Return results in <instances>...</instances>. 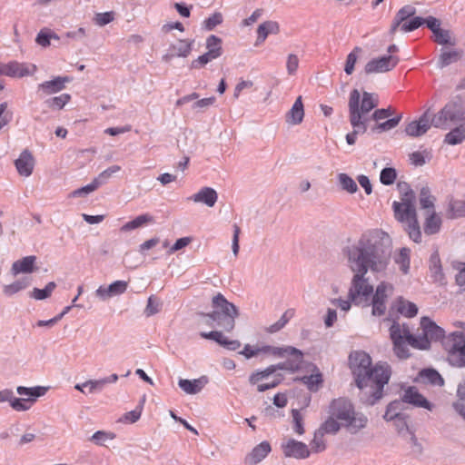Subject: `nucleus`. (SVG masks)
I'll return each instance as SVG.
<instances>
[{"label": "nucleus", "instance_id": "obj_1", "mask_svg": "<svg viewBox=\"0 0 465 465\" xmlns=\"http://www.w3.org/2000/svg\"><path fill=\"white\" fill-rule=\"evenodd\" d=\"M392 252L391 240L386 232L369 231L353 243L346 246L343 253L353 272L348 297L355 305L369 304L373 287L366 274L369 271L381 273L387 270Z\"/></svg>", "mask_w": 465, "mask_h": 465}, {"label": "nucleus", "instance_id": "obj_2", "mask_svg": "<svg viewBox=\"0 0 465 465\" xmlns=\"http://www.w3.org/2000/svg\"><path fill=\"white\" fill-rule=\"evenodd\" d=\"M349 360L357 387L373 388L367 401L370 405H374L382 398L384 385L388 383L391 375V366L387 362L380 361L371 367V358L364 351L351 353Z\"/></svg>", "mask_w": 465, "mask_h": 465}, {"label": "nucleus", "instance_id": "obj_3", "mask_svg": "<svg viewBox=\"0 0 465 465\" xmlns=\"http://www.w3.org/2000/svg\"><path fill=\"white\" fill-rule=\"evenodd\" d=\"M379 104L377 94L369 92H363L361 96L357 89H353L350 93L348 108L349 121L352 127V131L346 135V142L350 145H353L359 134L366 133L369 123L368 114L376 108Z\"/></svg>", "mask_w": 465, "mask_h": 465}, {"label": "nucleus", "instance_id": "obj_4", "mask_svg": "<svg viewBox=\"0 0 465 465\" xmlns=\"http://www.w3.org/2000/svg\"><path fill=\"white\" fill-rule=\"evenodd\" d=\"M212 307V312L203 314V322L211 327L222 328L228 332L232 331L235 327V319L239 316L238 308L221 292L213 297Z\"/></svg>", "mask_w": 465, "mask_h": 465}, {"label": "nucleus", "instance_id": "obj_5", "mask_svg": "<svg viewBox=\"0 0 465 465\" xmlns=\"http://www.w3.org/2000/svg\"><path fill=\"white\" fill-rule=\"evenodd\" d=\"M414 199L413 191L408 188L401 198V203L393 202L392 208L395 218L405 223V231L409 237L413 242H420L421 241V232L417 219Z\"/></svg>", "mask_w": 465, "mask_h": 465}, {"label": "nucleus", "instance_id": "obj_6", "mask_svg": "<svg viewBox=\"0 0 465 465\" xmlns=\"http://www.w3.org/2000/svg\"><path fill=\"white\" fill-rule=\"evenodd\" d=\"M329 414L341 421L351 433H356L366 427L368 418L359 412H355L350 401L344 398L333 400L329 406Z\"/></svg>", "mask_w": 465, "mask_h": 465}, {"label": "nucleus", "instance_id": "obj_7", "mask_svg": "<svg viewBox=\"0 0 465 465\" xmlns=\"http://www.w3.org/2000/svg\"><path fill=\"white\" fill-rule=\"evenodd\" d=\"M458 329L451 331L444 340L443 345L448 352L447 360L453 367H465V322H455Z\"/></svg>", "mask_w": 465, "mask_h": 465}, {"label": "nucleus", "instance_id": "obj_8", "mask_svg": "<svg viewBox=\"0 0 465 465\" xmlns=\"http://www.w3.org/2000/svg\"><path fill=\"white\" fill-rule=\"evenodd\" d=\"M465 122V104L460 95L454 96L432 116L435 128L448 130L451 125Z\"/></svg>", "mask_w": 465, "mask_h": 465}, {"label": "nucleus", "instance_id": "obj_9", "mask_svg": "<svg viewBox=\"0 0 465 465\" xmlns=\"http://www.w3.org/2000/svg\"><path fill=\"white\" fill-rule=\"evenodd\" d=\"M421 333L416 336V349L427 350L430 347L431 341H440L447 337L445 331L438 326L429 317H422L420 320Z\"/></svg>", "mask_w": 465, "mask_h": 465}, {"label": "nucleus", "instance_id": "obj_10", "mask_svg": "<svg viewBox=\"0 0 465 465\" xmlns=\"http://www.w3.org/2000/svg\"><path fill=\"white\" fill-rule=\"evenodd\" d=\"M393 292L392 284L381 282L376 287L375 292L372 293L371 299V313L373 316H381L386 312V301Z\"/></svg>", "mask_w": 465, "mask_h": 465}, {"label": "nucleus", "instance_id": "obj_11", "mask_svg": "<svg viewBox=\"0 0 465 465\" xmlns=\"http://www.w3.org/2000/svg\"><path fill=\"white\" fill-rule=\"evenodd\" d=\"M399 63L398 56L384 55L369 61L364 68L367 74L385 73L392 70Z\"/></svg>", "mask_w": 465, "mask_h": 465}, {"label": "nucleus", "instance_id": "obj_12", "mask_svg": "<svg viewBox=\"0 0 465 465\" xmlns=\"http://www.w3.org/2000/svg\"><path fill=\"white\" fill-rule=\"evenodd\" d=\"M281 448L284 456L287 458L303 460L307 459L311 454V450L305 443L294 439H288L282 441Z\"/></svg>", "mask_w": 465, "mask_h": 465}, {"label": "nucleus", "instance_id": "obj_13", "mask_svg": "<svg viewBox=\"0 0 465 465\" xmlns=\"http://www.w3.org/2000/svg\"><path fill=\"white\" fill-rule=\"evenodd\" d=\"M35 71V65L18 63L16 61L9 62L7 64H0V74L10 77L21 78L33 74Z\"/></svg>", "mask_w": 465, "mask_h": 465}, {"label": "nucleus", "instance_id": "obj_14", "mask_svg": "<svg viewBox=\"0 0 465 465\" xmlns=\"http://www.w3.org/2000/svg\"><path fill=\"white\" fill-rule=\"evenodd\" d=\"M433 126L432 117L430 118V110L424 114L417 121H412L407 124L405 132L407 135L411 137H419L427 133Z\"/></svg>", "mask_w": 465, "mask_h": 465}, {"label": "nucleus", "instance_id": "obj_15", "mask_svg": "<svg viewBox=\"0 0 465 465\" xmlns=\"http://www.w3.org/2000/svg\"><path fill=\"white\" fill-rule=\"evenodd\" d=\"M390 337L392 342L409 339V344L416 349V336L411 334L407 324L393 322L390 328Z\"/></svg>", "mask_w": 465, "mask_h": 465}, {"label": "nucleus", "instance_id": "obj_16", "mask_svg": "<svg viewBox=\"0 0 465 465\" xmlns=\"http://www.w3.org/2000/svg\"><path fill=\"white\" fill-rule=\"evenodd\" d=\"M48 388L44 386L35 387H25L18 386L16 391L20 396H25L26 398H19L24 401L25 405L27 407V411L31 408L32 404L36 401V399L44 396L47 392Z\"/></svg>", "mask_w": 465, "mask_h": 465}, {"label": "nucleus", "instance_id": "obj_17", "mask_svg": "<svg viewBox=\"0 0 465 465\" xmlns=\"http://www.w3.org/2000/svg\"><path fill=\"white\" fill-rule=\"evenodd\" d=\"M401 399L402 402L424 408L428 411H432L434 408V405L423 397L415 387H409L405 390Z\"/></svg>", "mask_w": 465, "mask_h": 465}, {"label": "nucleus", "instance_id": "obj_18", "mask_svg": "<svg viewBox=\"0 0 465 465\" xmlns=\"http://www.w3.org/2000/svg\"><path fill=\"white\" fill-rule=\"evenodd\" d=\"M70 82L67 76H57L50 81H45L38 84L37 94L42 95H50L56 94L65 88V84Z\"/></svg>", "mask_w": 465, "mask_h": 465}, {"label": "nucleus", "instance_id": "obj_19", "mask_svg": "<svg viewBox=\"0 0 465 465\" xmlns=\"http://www.w3.org/2000/svg\"><path fill=\"white\" fill-rule=\"evenodd\" d=\"M15 165L21 176H30L35 166V159L31 152L27 149L24 150L20 153L19 157L15 161Z\"/></svg>", "mask_w": 465, "mask_h": 465}, {"label": "nucleus", "instance_id": "obj_20", "mask_svg": "<svg viewBox=\"0 0 465 465\" xmlns=\"http://www.w3.org/2000/svg\"><path fill=\"white\" fill-rule=\"evenodd\" d=\"M208 383V378L206 376H202L198 379L187 380V379H179L178 386L181 390H183L186 394L194 395L202 391V390Z\"/></svg>", "mask_w": 465, "mask_h": 465}, {"label": "nucleus", "instance_id": "obj_21", "mask_svg": "<svg viewBox=\"0 0 465 465\" xmlns=\"http://www.w3.org/2000/svg\"><path fill=\"white\" fill-rule=\"evenodd\" d=\"M271 450L270 443L266 440L262 441L245 457V463L248 465H256L265 459Z\"/></svg>", "mask_w": 465, "mask_h": 465}, {"label": "nucleus", "instance_id": "obj_22", "mask_svg": "<svg viewBox=\"0 0 465 465\" xmlns=\"http://www.w3.org/2000/svg\"><path fill=\"white\" fill-rule=\"evenodd\" d=\"M462 57V51L454 48H441L437 60L438 68H444L457 63Z\"/></svg>", "mask_w": 465, "mask_h": 465}, {"label": "nucleus", "instance_id": "obj_23", "mask_svg": "<svg viewBox=\"0 0 465 465\" xmlns=\"http://www.w3.org/2000/svg\"><path fill=\"white\" fill-rule=\"evenodd\" d=\"M284 355H288L291 358L285 361L286 371L295 372L302 367L303 353L302 351L292 347L285 346Z\"/></svg>", "mask_w": 465, "mask_h": 465}, {"label": "nucleus", "instance_id": "obj_24", "mask_svg": "<svg viewBox=\"0 0 465 465\" xmlns=\"http://www.w3.org/2000/svg\"><path fill=\"white\" fill-rule=\"evenodd\" d=\"M218 194L216 191L211 187H203L196 193L193 194L188 200L193 201L194 203H202L206 204L208 207H213L216 203Z\"/></svg>", "mask_w": 465, "mask_h": 465}, {"label": "nucleus", "instance_id": "obj_25", "mask_svg": "<svg viewBox=\"0 0 465 465\" xmlns=\"http://www.w3.org/2000/svg\"><path fill=\"white\" fill-rule=\"evenodd\" d=\"M36 257L35 255L25 256L20 260L15 261L11 267L13 275L20 273H31L35 271Z\"/></svg>", "mask_w": 465, "mask_h": 465}, {"label": "nucleus", "instance_id": "obj_26", "mask_svg": "<svg viewBox=\"0 0 465 465\" xmlns=\"http://www.w3.org/2000/svg\"><path fill=\"white\" fill-rule=\"evenodd\" d=\"M416 14V8L412 5H407L401 7L395 15L391 26V33L395 34L397 29L401 26L403 23L408 21L411 17H412Z\"/></svg>", "mask_w": 465, "mask_h": 465}, {"label": "nucleus", "instance_id": "obj_27", "mask_svg": "<svg viewBox=\"0 0 465 465\" xmlns=\"http://www.w3.org/2000/svg\"><path fill=\"white\" fill-rule=\"evenodd\" d=\"M304 117V108L302 96L297 97L292 108L286 114V122L292 125L300 124Z\"/></svg>", "mask_w": 465, "mask_h": 465}, {"label": "nucleus", "instance_id": "obj_28", "mask_svg": "<svg viewBox=\"0 0 465 465\" xmlns=\"http://www.w3.org/2000/svg\"><path fill=\"white\" fill-rule=\"evenodd\" d=\"M430 277L434 282L443 283L445 277L442 271L441 262L438 251L431 253L429 261Z\"/></svg>", "mask_w": 465, "mask_h": 465}, {"label": "nucleus", "instance_id": "obj_29", "mask_svg": "<svg viewBox=\"0 0 465 465\" xmlns=\"http://www.w3.org/2000/svg\"><path fill=\"white\" fill-rule=\"evenodd\" d=\"M402 401H391L386 409L385 414L383 418L387 421L391 420H401L402 424L406 426V420L404 415L401 412Z\"/></svg>", "mask_w": 465, "mask_h": 465}, {"label": "nucleus", "instance_id": "obj_30", "mask_svg": "<svg viewBox=\"0 0 465 465\" xmlns=\"http://www.w3.org/2000/svg\"><path fill=\"white\" fill-rule=\"evenodd\" d=\"M0 402H9L10 406L16 411H27L24 401L15 397L14 392L8 389L0 391Z\"/></svg>", "mask_w": 465, "mask_h": 465}, {"label": "nucleus", "instance_id": "obj_31", "mask_svg": "<svg viewBox=\"0 0 465 465\" xmlns=\"http://www.w3.org/2000/svg\"><path fill=\"white\" fill-rule=\"evenodd\" d=\"M280 31L279 24L275 21H266L257 28V42L262 43L270 34L276 35Z\"/></svg>", "mask_w": 465, "mask_h": 465}, {"label": "nucleus", "instance_id": "obj_32", "mask_svg": "<svg viewBox=\"0 0 465 465\" xmlns=\"http://www.w3.org/2000/svg\"><path fill=\"white\" fill-rule=\"evenodd\" d=\"M154 218L153 215L149 213H143L141 215H138L134 220L127 222L121 227V232H129L140 227H143L148 223H153Z\"/></svg>", "mask_w": 465, "mask_h": 465}, {"label": "nucleus", "instance_id": "obj_33", "mask_svg": "<svg viewBox=\"0 0 465 465\" xmlns=\"http://www.w3.org/2000/svg\"><path fill=\"white\" fill-rule=\"evenodd\" d=\"M440 226L441 218L434 211L430 212L424 223V232L428 235L435 234L439 232Z\"/></svg>", "mask_w": 465, "mask_h": 465}, {"label": "nucleus", "instance_id": "obj_34", "mask_svg": "<svg viewBox=\"0 0 465 465\" xmlns=\"http://www.w3.org/2000/svg\"><path fill=\"white\" fill-rule=\"evenodd\" d=\"M465 141V125L460 124L445 134L444 143L450 145L460 144Z\"/></svg>", "mask_w": 465, "mask_h": 465}, {"label": "nucleus", "instance_id": "obj_35", "mask_svg": "<svg viewBox=\"0 0 465 465\" xmlns=\"http://www.w3.org/2000/svg\"><path fill=\"white\" fill-rule=\"evenodd\" d=\"M302 381L311 391H317L323 382L322 374L316 366L313 367V372L311 375L303 376Z\"/></svg>", "mask_w": 465, "mask_h": 465}, {"label": "nucleus", "instance_id": "obj_36", "mask_svg": "<svg viewBox=\"0 0 465 465\" xmlns=\"http://www.w3.org/2000/svg\"><path fill=\"white\" fill-rule=\"evenodd\" d=\"M433 40L440 45L454 46L456 45V39L452 35V33L441 27L433 35Z\"/></svg>", "mask_w": 465, "mask_h": 465}, {"label": "nucleus", "instance_id": "obj_37", "mask_svg": "<svg viewBox=\"0 0 465 465\" xmlns=\"http://www.w3.org/2000/svg\"><path fill=\"white\" fill-rule=\"evenodd\" d=\"M410 254H411V250L407 247H403V248L400 249L399 253L394 258L395 262L400 266V270L404 274H407L410 270V262H411Z\"/></svg>", "mask_w": 465, "mask_h": 465}, {"label": "nucleus", "instance_id": "obj_38", "mask_svg": "<svg viewBox=\"0 0 465 465\" xmlns=\"http://www.w3.org/2000/svg\"><path fill=\"white\" fill-rule=\"evenodd\" d=\"M31 282L28 278H23L17 280L10 284L5 285L3 292L6 296H13L22 290L26 289L30 285Z\"/></svg>", "mask_w": 465, "mask_h": 465}, {"label": "nucleus", "instance_id": "obj_39", "mask_svg": "<svg viewBox=\"0 0 465 465\" xmlns=\"http://www.w3.org/2000/svg\"><path fill=\"white\" fill-rule=\"evenodd\" d=\"M70 100L71 95L69 94H62L58 96L46 99L44 104L53 110H61L70 102Z\"/></svg>", "mask_w": 465, "mask_h": 465}, {"label": "nucleus", "instance_id": "obj_40", "mask_svg": "<svg viewBox=\"0 0 465 465\" xmlns=\"http://www.w3.org/2000/svg\"><path fill=\"white\" fill-rule=\"evenodd\" d=\"M419 201L422 209H427L429 212L434 211L435 197L431 195L429 187H422L420 189Z\"/></svg>", "mask_w": 465, "mask_h": 465}, {"label": "nucleus", "instance_id": "obj_41", "mask_svg": "<svg viewBox=\"0 0 465 465\" xmlns=\"http://www.w3.org/2000/svg\"><path fill=\"white\" fill-rule=\"evenodd\" d=\"M339 184L343 191L349 193H355L358 191L356 182L347 173H341L337 176Z\"/></svg>", "mask_w": 465, "mask_h": 465}, {"label": "nucleus", "instance_id": "obj_42", "mask_svg": "<svg viewBox=\"0 0 465 465\" xmlns=\"http://www.w3.org/2000/svg\"><path fill=\"white\" fill-rule=\"evenodd\" d=\"M397 303L398 312L406 317H413L418 313V308L413 302L400 298Z\"/></svg>", "mask_w": 465, "mask_h": 465}, {"label": "nucleus", "instance_id": "obj_43", "mask_svg": "<svg viewBox=\"0 0 465 465\" xmlns=\"http://www.w3.org/2000/svg\"><path fill=\"white\" fill-rule=\"evenodd\" d=\"M207 53L214 52L213 54L216 59L223 54L222 39L214 35H211L206 39Z\"/></svg>", "mask_w": 465, "mask_h": 465}, {"label": "nucleus", "instance_id": "obj_44", "mask_svg": "<svg viewBox=\"0 0 465 465\" xmlns=\"http://www.w3.org/2000/svg\"><path fill=\"white\" fill-rule=\"evenodd\" d=\"M56 287L54 282H48L44 289L34 288L30 292V297L41 301L51 296L52 292Z\"/></svg>", "mask_w": 465, "mask_h": 465}, {"label": "nucleus", "instance_id": "obj_45", "mask_svg": "<svg viewBox=\"0 0 465 465\" xmlns=\"http://www.w3.org/2000/svg\"><path fill=\"white\" fill-rule=\"evenodd\" d=\"M144 401H145V396H143V399L140 401L138 406L134 410L126 412L120 419V421H123L124 423H130V424L136 422L141 417Z\"/></svg>", "mask_w": 465, "mask_h": 465}, {"label": "nucleus", "instance_id": "obj_46", "mask_svg": "<svg viewBox=\"0 0 465 465\" xmlns=\"http://www.w3.org/2000/svg\"><path fill=\"white\" fill-rule=\"evenodd\" d=\"M420 377L427 382L435 385V386H442L444 381L440 374L432 369H426L421 371Z\"/></svg>", "mask_w": 465, "mask_h": 465}, {"label": "nucleus", "instance_id": "obj_47", "mask_svg": "<svg viewBox=\"0 0 465 465\" xmlns=\"http://www.w3.org/2000/svg\"><path fill=\"white\" fill-rule=\"evenodd\" d=\"M121 170V166L119 165H112L100 173L97 177L94 179V183L98 187L105 184L109 179L116 173Z\"/></svg>", "mask_w": 465, "mask_h": 465}, {"label": "nucleus", "instance_id": "obj_48", "mask_svg": "<svg viewBox=\"0 0 465 465\" xmlns=\"http://www.w3.org/2000/svg\"><path fill=\"white\" fill-rule=\"evenodd\" d=\"M341 423L337 421L331 415L320 426L318 429L321 432L325 434H336L341 428Z\"/></svg>", "mask_w": 465, "mask_h": 465}, {"label": "nucleus", "instance_id": "obj_49", "mask_svg": "<svg viewBox=\"0 0 465 465\" xmlns=\"http://www.w3.org/2000/svg\"><path fill=\"white\" fill-rule=\"evenodd\" d=\"M293 316V312L291 310L286 311L281 318L273 324L266 328V331L269 333H275L281 331Z\"/></svg>", "mask_w": 465, "mask_h": 465}, {"label": "nucleus", "instance_id": "obj_50", "mask_svg": "<svg viewBox=\"0 0 465 465\" xmlns=\"http://www.w3.org/2000/svg\"><path fill=\"white\" fill-rule=\"evenodd\" d=\"M401 120V115H397L385 122L379 123L371 128L373 133H381L395 128Z\"/></svg>", "mask_w": 465, "mask_h": 465}, {"label": "nucleus", "instance_id": "obj_51", "mask_svg": "<svg viewBox=\"0 0 465 465\" xmlns=\"http://www.w3.org/2000/svg\"><path fill=\"white\" fill-rule=\"evenodd\" d=\"M449 212L451 218L465 217V201L452 200L449 204Z\"/></svg>", "mask_w": 465, "mask_h": 465}, {"label": "nucleus", "instance_id": "obj_52", "mask_svg": "<svg viewBox=\"0 0 465 465\" xmlns=\"http://www.w3.org/2000/svg\"><path fill=\"white\" fill-rule=\"evenodd\" d=\"M59 36L51 32L50 30L48 29H42L38 34H37V36L35 38V42L43 46V47H47L50 45V41L51 39H55V40H59Z\"/></svg>", "mask_w": 465, "mask_h": 465}, {"label": "nucleus", "instance_id": "obj_53", "mask_svg": "<svg viewBox=\"0 0 465 465\" xmlns=\"http://www.w3.org/2000/svg\"><path fill=\"white\" fill-rule=\"evenodd\" d=\"M193 41L180 40L177 45L172 46L173 51L177 56L186 57L192 51Z\"/></svg>", "mask_w": 465, "mask_h": 465}, {"label": "nucleus", "instance_id": "obj_54", "mask_svg": "<svg viewBox=\"0 0 465 465\" xmlns=\"http://www.w3.org/2000/svg\"><path fill=\"white\" fill-rule=\"evenodd\" d=\"M397 178V172L395 168L385 167L381 171L380 181L383 185H391Z\"/></svg>", "mask_w": 465, "mask_h": 465}, {"label": "nucleus", "instance_id": "obj_55", "mask_svg": "<svg viewBox=\"0 0 465 465\" xmlns=\"http://www.w3.org/2000/svg\"><path fill=\"white\" fill-rule=\"evenodd\" d=\"M311 446L312 451L316 453L322 452L326 449L324 434L319 430L314 432V437L311 442Z\"/></svg>", "mask_w": 465, "mask_h": 465}, {"label": "nucleus", "instance_id": "obj_56", "mask_svg": "<svg viewBox=\"0 0 465 465\" xmlns=\"http://www.w3.org/2000/svg\"><path fill=\"white\" fill-rule=\"evenodd\" d=\"M424 25V18L420 16H412L410 20L403 23L401 26V31L407 33L418 29L420 26Z\"/></svg>", "mask_w": 465, "mask_h": 465}, {"label": "nucleus", "instance_id": "obj_57", "mask_svg": "<svg viewBox=\"0 0 465 465\" xmlns=\"http://www.w3.org/2000/svg\"><path fill=\"white\" fill-rule=\"evenodd\" d=\"M393 343V351L396 356L400 359H406L409 357V350L408 345L409 344V339L408 340H402L400 341H395Z\"/></svg>", "mask_w": 465, "mask_h": 465}, {"label": "nucleus", "instance_id": "obj_58", "mask_svg": "<svg viewBox=\"0 0 465 465\" xmlns=\"http://www.w3.org/2000/svg\"><path fill=\"white\" fill-rule=\"evenodd\" d=\"M361 51V49L360 47H355L348 55H347V58H346V63H345V67H344V71L347 74H351L353 70H354V66H355V64L357 62V59H358V53H360Z\"/></svg>", "mask_w": 465, "mask_h": 465}, {"label": "nucleus", "instance_id": "obj_59", "mask_svg": "<svg viewBox=\"0 0 465 465\" xmlns=\"http://www.w3.org/2000/svg\"><path fill=\"white\" fill-rule=\"evenodd\" d=\"M161 302L153 296H150L147 301V305L144 309L146 317H151L160 312Z\"/></svg>", "mask_w": 465, "mask_h": 465}, {"label": "nucleus", "instance_id": "obj_60", "mask_svg": "<svg viewBox=\"0 0 465 465\" xmlns=\"http://www.w3.org/2000/svg\"><path fill=\"white\" fill-rule=\"evenodd\" d=\"M128 282L125 281H115L108 285V290L112 297L121 295L127 290Z\"/></svg>", "mask_w": 465, "mask_h": 465}, {"label": "nucleus", "instance_id": "obj_61", "mask_svg": "<svg viewBox=\"0 0 465 465\" xmlns=\"http://www.w3.org/2000/svg\"><path fill=\"white\" fill-rule=\"evenodd\" d=\"M223 21V15L219 12L213 14L211 16L204 20V27L208 31L213 30L217 25H221Z\"/></svg>", "mask_w": 465, "mask_h": 465}, {"label": "nucleus", "instance_id": "obj_62", "mask_svg": "<svg viewBox=\"0 0 465 465\" xmlns=\"http://www.w3.org/2000/svg\"><path fill=\"white\" fill-rule=\"evenodd\" d=\"M84 385H85V387L88 388V392L87 393H95V392H101L104 386H105V383L104 381V379H99V380H89V381H86L85 382H84Z\"/></svg>", "mask_w": 465, "mask_h": 465}, {"label": "nucleus", "instance_id": "obj_63", "mask_svg": "<svg viewBox=\"0 0 465 465\" xmlns=\"http://www.w3.org/2000/svg\"><path fill=\"white\" fill-rule=\"evenodd\" d=\"M393 110L391 106L387 108H381V109H376L372 114L371 116L369 117V121L371 119L375 122L382 121L391 115H392Z\"/></svg>", "mask_w": 465, "mask_h": 465}, {"label": "nucleus", "instance_id": "obj_64", "mask_svg": "<svg viewBox=\"0 0 465 465\" xmlns=\"http://www.w3.org/2000/svg\"><path fill=\"white\" fill-rule=\"evenodd\" d=\"M464 387L459 386L457 393L460 397L459 401L453 404L454 409L465 419V397H463Z\"/></svg>", "mask_w": 465, "mask_h": 465}]
</instances>
